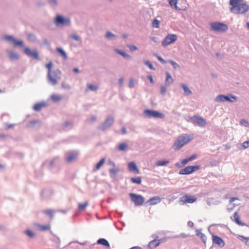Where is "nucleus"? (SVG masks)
Instances as JSON below:
<instances>
[{
  "instance_id": "nucleus-24",
  "label": "nucleus",
  "mask_w": 249,
  "mask_h": 249,
  "mask_svg": "<svg viewBox=\"0 0 249 249\" xmlns=\"http://www.w3.org/2000/svg\"><path fill=\"white\" fill-rule=\"evenodd\" d=\"M115 52H116V53H118V54L121 55L124 58L131 59L132 58L131 56L129 54L125 52H124L123 50L116 49L115 50Z\"/></svg>"
},
{
  "instance_id": "nucleus-4",
  "label": "nucleus",
  "mask_w": 249,
  "mask_h": 249,
  "mask_svg": "<svg viewBox=\"0 0 249 249\" xmlns=\"http://www.w3.org/2000/svg\"><path fill=\"white\" fill-rule=\"evenodd\" d=\"M210 26L211 30L214 32L225 33L228 30V25L221 22H213L210 24Z\"/></svg>"
},
{
  "instance_id": "nucleus-32",
  "label": "nucleus",
  "mask_w": 249,
  "mask_h": 249,
  "mask_svg": "<svg viewBox=\"0 0 249 249\" xmlns=\"http://www.w3.org/2000/svg\"><path fill=\"white\" fill-rule=\"evenodd\" d=\"M180 87H181V88L183 89V90L184 91V95L187 96V95H190L191 94H192L191 90L189 89V88L188 87V86L186 85H185L184 84H182L180 85Z\"/></svg>"
},
{
  "instance_id": "nucleus-28",
  "label": "nucleus",
  "mask_w": 249,
  "mask_h": 249,
  "mask_svg": "<svg viewBox=\"0 0 249 249\" xmlns=\"http://www.w3.org/2000/svg\"><path fill=\"white\" fill-rule=\"evenodd\" d=\"M233 217L234 219V221L236 224H237L238 225L240 226H245V224L242 222L239 218V217L238 214L237 212H235L233 214Z\"/></svg>"
},
{
  "instance_id": "nucleus-46",
  "label": "nucleus",
  "mask_w": 249,
  "mask_h": 249,
  "mask_svg": "<svg viewBox=\"0 0 249 249\" xmlns=\"http://www.w3.org/2000/svg\"><path fill=\"white\" fill-rule=\"evenodd\" d=\"M76 158V155L73 153L70 154L67 157L66 160L68 162H70L72 161Z\"/></svg>"
},
{
  "instance_id": "nucleus-41",
  "label": "nucleus",
  "mask_w": 249,
  "mask_h": 249,
  "mask_svg": "<svg viewBox=\"0 0 249 249\" xmlns=\"http://www.w3.org/2000/svg\"><path fill=\"white\" fill-rule=\"evenodd\" d=\"M51 74H52L53 76L55 77H56L57 78L60 79L61 71L59 70L56 69L53 71H51Z\"/></svg>"
},
{
  "instance_id": "nucleus-35",
  "label": "nucleus",
  "mask_w": 249,
  "mask_h": 249,
  "mask_svg": "<svg viewBox=\"0 0 249 249\" xmlns=\"http://www.w3.org/2000/svg\"><path fill=\"white\" fill-rule=\"evenodd\" d=\"M169 163V161L167 160H159L156 162V165L157 166H163L166 165Z\"/></svg>"
},
{
  "instance_id": "nucleus-29",
  "label": "nucleus",
  "mask_w": 249,
  "mask_h": 249,
  "mask_svg": "<svg viewBox=\"0 0 249 249\" xmlns=\"http://www.w3.org/2000/svg\"><path fill=\"white\" fill-rule=\"evenodd\" d=\"M196 235L200 238V239H201L203 243H205L207 239V238L205 234L200 232L198 230H196Z\"/></svg>"
},
{
  "instance_id": "nucleus-7",
  "label": "nucleus",
  "mask_w": 249,
  "mask_h": 249,
  "mask_svg": "<svg viewBox=\"0 0 249 249\" xmlns=\"http://www.w3.org/2000/svg\"><path fill=\"white\" fill-rule=\"evenodd\" d=\"M131 200L135 206H140L142 205L144 201V197L141 195L131 193L129 194Z\"/></svg>"
},
{
  "instance_id": "nucleus-5",
  "label": "nucleus",
  "mask_w": 249,
  "mask_h": 249,
  "mask_svg": "<svg viewBox=\"0 0 249 249\" xmlns=\"http://www.w3.org/2000/svg\"><path fill=\"white\" fill-rule=\"evenodd\" d=\"M143 114L146 118L163 119L165 115L157 110L145 109L143 111Z\"/></svg>"
},
{
  "instance_id": "nucleus-60",
  "label": "nucleus",
  "mask_w": 249,
  "mask_h": 249,
  "mask_svg": "<svg viewBox=\"0 0 249 249\" xmlns=\"http://www.w3.org/2000/svg\"><path fill=\"white\" fill-rule=\"evenodd\" d=\"M157 59L162 64H165L166 63V61L162 58L161 56H157Z\"/></svg>"
},
{
  "instance_id": "nucleus-27",
  "label": "nucleus",
  "mask_w": 249,
  "mask_h": 249,
  "mask_svg": "<svg viewBox=\"0 0 249 249\" xmlns=\"http://www.w3.org/2000/svg\"><path fill=\"white\" fill-rule=\"evenodd\" d=\"M189 161L187 158L182 160L180 161H178L175 164V166L178 168H182Z\"/></svg>"
},
{
  "instance_id": "nucleus-25",
  "label": "nucleus",
  "mask_w": 249,
  "mask_h": 249,
  "mask_svg": "<svg viewBox=\"0 0 249 249\" xmlns=\"http://www.w3.org/2000/svg\"><path fill=\"white\" fill-rule=\"evenodd\" d=\"M34 228L36 231H42L47 230V226L35 224L34 225Z\"/></svg>"
},
{
  "instance_id": "nucleus-51",
  "label": "nucleus",
  "mask_w": 249,
  "mask_h": 249,
  "mask_svg": "<svg viewBox=\"0 0 249 249\" xmlns=\"http://www.w3.org/2000/svg\"><path fill=\"white\" fill-rule=\"evenodd\" d=\"M25 234L30 238H33L35 236V234L33 232L30 230H26L25 231Z\"/></svg>"
},
{
  "instance_id": "nucleus-43",
  "label": "nucleus",
  "mask_w": 249,
  "mask_h": 249,
  "mask_svg": "<svg viewBox=\"0 0 249 249\" xmlns=\"http://www.w3.org/2000/svg\"><path fill=\"white\" fill-rule=\"evenodd\" d=\"M191 174L201 168L200 165H190Z\"/></svg>"
},
{
  "instance_id": "nucleus-22",
  "label": "nucleus",
  "mask_w": 249,
  "mask_h": 249,
  "mask_svg": "<svg viewBox=\"0 0 249 249\" xmlns=\"http://www.w3.org/2000/svg\"><path fill=\"white\" fill-rule=\"evenodd\" d=\"M97 244H98L99 245H102L107 248H110V245H109V242L105 238H99L97 241Z\"/></svg>"
},
{
  "instance_id": "nucleus-39",
  "label": "nucleus",
  "mask_w": 249,
  "mask_h": 249,
  "mask_svg": "<svg viewBox=\"0 0 249 249\" xmlns=\"http://www.w3.org/2000/svg\"><path fill=\"white\" fill-rule=\"evenodd\" d=\"M9 56L10 59L12 60L18 59L19 58L18 53L16 52H9Z\"/></svg>"
},
{
  "instance_id": "nucleus-57",
  "label": "nucleus",
  "mask_w": 249,
  "mask_h": 249,
  "mask_svg": "<svg viewBox=\"0 0 249 249\" xmlns=\"http://www.w3.org/2000/svg\"><path fill=\"white\" fill-rule=\"evenodd\" d=\"M71 37L75 41H78L80 40V37L78 36L75 34L71 35Z\"/></svg>"
},
{
  "instance_id": "nucleus-62",
  "label": "nucleus",
  "mask_w": 249,
  "mask_h": 249,
  "mask_svg": "<svg viewBox=\"0 0 249 249\" xmlns=\"http://www.w3.org/2000/svg\"><path fill=\"white\" fill-rule=\"evenodd\" d=\"M54 191L52 188H48V196L54 194Z\"/></svg>"
},
{
  "instance_id": "nucleus-59",
  "label": "nucleus",
  "mask_w": 249,
  "mask_h": 249,
  "mask_svg": "<svg viewBox=\"0 0 249 249\" xmlns=\"http://www.w3.org/2000/svg\"><path fill=\"white\" fill-rule=\"evenodd\" d=\"M53 67V63L51 61L48 62V72H51V69Z\"/></svg>"
},
{
  "instance_id": "nucleus-61",
  "label": "nucleus",
  "mask_w": 249,
  "mask_h": 249,
  "mask_svg": "<svg viewBox=\"0 0 249 249\" xmlns=\"http://www.w3.org/2000/svg\"><path fill=\"white\" fill-rule=\"evenodd\" d=\"M240 124H243L246 126H248L249 124L248 122L245 119H241L240 120Z\"/></svg>"
},
{
  "instance_id": "nucleus-17",
  "label": "nucleus",
  "mask_w": 249,
  "mask_h": 249,
  "mask_svg": "<svg viewBox=\"0 0 249 249\" xmlns=\"http://www.w3.org/2000/svg\"><path fill=\"white\" fill-rule=\"evenodd\" d=\"M241 0H230V4L231 6L230 8L231 12L234 11L236 7L240 4Z\"/></svg>"
},
{
  "instance_id": "nucleus-63",
  "label": "nucleus",
  "mask_w": 249,
  "mask_h": 249,
  "mask_svg": "<svg viewBox=\"0 0 249 249\" xmlns=\"http://www.w3.org/2000/svg\"><path fill=\"white\" fill-rule=\"evenodd\" d=\"M134 80H133V79H132L129 82L128 86L130 88H132L134 87Z\"/></svg>"
},
{
  "instance_id": "nucleus-30",
  "label": "nucleus",
  "mask_w": 249,
  "mask_h": 249,
  "mask_svg": "<svg viewBox=\"0 0 249 249\" xmlns=\"http://www.w3.org/2000/svg\"><path fill=\"white\" fill-rule=\"evenodd\" d=\"M105 159L102 158L95 165L93 171H97L99 170L105 163Z\"/></svg>"
},
{
  "instance_id": "nucleus-31",
  "label": "nucleus",
  "mask_w": 249,
  "mask_h": 249,
  "mask_svg": "<svg viewBox=\"0 0 249 249\" xmlns=\"http://www.w3.org/2000/svg\"><path fill=\"white\" fill-rule=\"evenodd\" d=\"M63 129L65 131H67L71 129L72 127V123L71 122L67 121H65L62 124Z\"/></svg>"
},
{
  "instance_id": "nucleus-40",
  "label": "nucleus",
  "mask_w": 249,
  "mask_h": 249,
  "mask_svg": "<svg viewBox=\"0 0 249 249\" xmlns=\"http://www.w3.org/2000/svg\"><path fill=\"white\" fill-rule=\"evenodd\" d=\"M119 170L118 168H111L109 170V172L110 175V177H112V175L113 176H115L116 175L118 174Z\"/></svg>"
},
{
  "instance_id": "nucleus-6",
  "label": "nucleus",
  "mask_w": 249,
  "mask_h": 249,
  "mask_svg": "<svg viewBox=\"0 0 249 249\" xmlns=\"http://www.w3.org/2000/svg\"><path fill=\"white\" fill-rule=\"evenodd\" d=\"M187 121L194 124H196L200 127H204L207 124L206 120L200 116L194 115V116L189 117V120Z\"/></svg>"
},
{
  "instance_id": "nucleus-42",
  "label": "nucleus",
  "mask_w": 249,
  "mask_h": 249,
  "mask_svg": "<svg viewBox=\"0 0 249 249\" xmlns=\"http://www.w3.org/2000/svg\"><path fill=\"white\" fill-rule=\"evenodd\" d=\"M88 205V201L85 202L84 203H79L78 204V209L80 211H84L85 210L86 208Z\"/></svg>"
},
{
  "instance_id": "nucleus-20",
  "label": "nucleus",
  "mask_w": 249,
  "mask_h": 249,
  "mask_svg": "<svg viewBox=\"0 0 249 249\" xmlns=\"http://www.w3.org/2000/svg\"><path fill=\"white\" fill-rule=\"evenodd\" d=\"M160 243V242L159 240L154 239L149 243L148 247L150 249H154L156 247L159 246Z\"/></svg>"
},
{
  "instance_id": "nucleus-64",
  "label": "nucleus",
  "mask_w": 249,
  "mask_h": 249,
  "mask_svg": "<svg viewBox=\"0 0 249 249\" xmlns=\"http://www.w3.org/2000/svg\"><path fill=\"white\" fill-rule=\"evenodd\" d=\"M35 36L33 34H29L28 35V39L30 41H34L35 39Z\"/></svg>"
},
{
  "instance_id": "nucleus-18",
  "label": "nucleus",
  "mask_w": 249,
  "mask_h": 249,
  "mask_svg": "<svg viewBox=\"0 0 249 249\" xmlns=\"http://www.w3.org/2000/svg\"><path fill=\"white\" fill-rule=\"evenodd\" d=\"M160 198L159 196H154L150 198L146 203H148L150 205H154L160 202Z\"/></svg>"
},
{
  "instance_id": "nucleus-52",
  "label": "nucleus",
  "mask_w": 249,
  "mask_h": 249,
  "mask_svg": "<svg viewBox=\"0 0 249 249\" xmlns=\"http://www.w3.org/2000/svg\"><path fill=\"white\" fill-rule=\"evenodd\" d=\"M166 86H161L160 87V94L162 95H164L166 92Z\"/></svg>"
},
{
  "instance_id": "nucleus-50",
  "label": "nucleus",
  "mask_w": 249,
  "mask_h": 249,
  "mask_svg": "<svg viewBox=\"0 0 249 249\" xmlns=\"http://www.w3.org/2000/svg\"><path fill=\"white\" fill-rule=\"evenodd\" d=\"M88 88L89 89L92 91H96L98 88L97 86L92 84H89L88 85Z\"/></svg>"
},
{
  "instance_id": "nucleus-47",
  "label": "nucleus",
  "mask_w": 249,
  "mask_h": 249,
  "mask_svg": "<svg viewBox=\"0 0 249 249\" xmlns=\"http://www.w3.org/2000/svg\"><path fill=\"white\" fill-rule=\"evenodd\" d=\"M144 64L147 66L150 70H155V68L153 66L152 63L149 60H146L144 62Z\"/></svg>"
},
{
  "instance_id": "nucleus-12",
  "label": "nucleus",
  "mask_w": 249,
  "mask_h": 249,
  "mask_svg": "<svg viewBox=\"0 0 249 249\" xmlns=\"http://www.w3.org/2000/svg\"><path fill=\"white\" fill-rule=\"evenodd\" d=\"M212 241L213 244L217 245L220 248H223L225 245L223 239L217 235H212Z\"/></svg>"
},
{
  "instance_id": "nucleus-48",
  "label": "nucleus",
  "mask_w": 249,
  "mask_h": 249,
  "mask_svg": "<svg viewBox=\"0 0 249 249\" xmlns=\"http://www.w3.org/2000/svg\"><path fill=\"white\" fill-rule=\"evenodd\" d=\"M168 62L173 66L174 69L179 68V65L172 60H168Z\"/></svg>"
},
{
  "instance_id": "nucleus-34",
  "label": "nucleus",
  "mask_w": 249,
  "mask_h": 249,
  "mask_svg": "<svg viewBox=\"0 0 249 249\" xmlns=\"http://www.w3.org/2000/svg\"><path fill=\"white\" fill-rule=\"evenodd\" d=\"M128 147V144L125 142L120 143L117 146V149L120 151H125Z\"/></svg>"
},
{
  "instance_id": "nucleus-36",
  "label": "nucleus",
  "mask_w": 249,
  "mask_h": 249,
  "mask_svg": "<svg viewBox=\"0 0 249 249\" xmlns=\"http://www.w3.org/2000/svg\"><path fill=\"white\" fill-rule=\"evenodd\" d=\"M168 3L170 6L173 8L174 9L177 10H180V9L177 6V0H169Z\"/></svg>"
},
{
  "instance_id": "nucleus-26",
  "label": "nucleus",
  "mask_w": 249,
  "mask_h": 249,
  "mask_svg": "<svg viewBox=\"0 0 249 249\" xmlns=\"http://www.w3.org/2000/svg\"><path fill=\"white\" fill-rule=\"evenodd\" d=\"M57 52L59 54V55L63 57V58L66 59H67V54L64 50L61 47H57L56 49Z\"/></svg>"
},
{
  "instance_id": "nucleus-45",
  "label": "nucleus",
  "mask_w": 249,
  "mask_h": 249,
  "mask_svg": "<svg viewBox=\"0 0 249 249\" xmlns=\"http://www.w3.org/2000/svg\"><path fill=\"white\" fill-rule=\"evenodd\" d=\"M116 36L110 31H108L105 35V37L108 40H111L112 37H116Z\"/></svg>"
},
{
  "instance_id": "nucleus-11",
  "label": "nucleus",
  "mask_w": 249,
  "mask_h": 249,
  "mask_svg": "<svg viewBox=\"0 0 249 249\" xmlns=\"http://www.w3.org/2000/svg\"><path fill=\"white\" fill-rule=\"evenodd\" d=\"M197 198L194 196H191L188 195H185L180 197L179 198V201L182 202V204L185 203H193L196 201Z\"/></svg>"
},
{
  "instance_id": "nucleus-15",
  "label": "nucleus",
  "mask_w": 249,
  "mask_h": 249,
  "mask_svg": "<svg viewBox=\"0 0 249 249\" xmlns=\"http://www.w3.org/2000/svg\"><path fill=\"white\" fill-rule=\"evenodd\" d=\"M51 226L49 224H48V231H49L50 233L52 234L53 236V238H51L50 240L52 241L55 243V245L56 247H58L59 243L60 242V240L58 237H57L56 235L54 234L52 231L50 229Z\"/></svg>"
},
{
  "instance_id": "nucleus-56",
  "label": "nucleus",
  "mask_w": 249,
  "mask_h": 249,
  "mask_svg": "<svg viewBox=\"0 0 249 249\" xmlns=\"http://www.w3.org/2000/svg\"><path fill=\"white\" fill-rule=\"evenodd\" d=\"M242 147L244 149H246L249 147V140L245 141L242 144Z\"/></svg>"
},
{
  "instance_id": "nucleus-21",
  "label": "nucleus",
  "mask_w": 249,
  "mask_h": 249,
  "mask_svg": "<svg viewBox=\"0 0 249 249\" xmlns=\"http://www.w3.org/2000/svg\"><path fill=\"white\" fill-rule=\"evenodd\" d=\"M58 79H59L56 77L53 76L51 72H48V80L53 86H54L57 83Z\"/></svg>"
},
{
  "instance_id": "nucleus-9",
  "label": "nucleus",
  "mask_w": 249,
  "mask_h": 249,
  "mask_svg": "<svg viewBox=\"0 0 249 249\" xmlns=\"http://www.w3.org/2000/svg\"><path fill=\"white\" fill-rule=\"evenodd\" d=\"M178 37L176 34H168L161 42L162 45L165 47L168 45L174 43L177 40Z\"/></svg>"
},
{
  "instance_id": "nucleus-49",
  "label": "nucleus",
  "mask_w": 249,
  "mask_h": 249,
  "mask_svg": "<svg viewBox=\"0 0 249 249\" xmlns=\"http://www.w3.org/2000/svg\"><path fill=\"white\" fill-rule=\"evenodd\" d=\"M54 213L55 211L51 209H48V216L50 217L51 219H53Z\"/></svg>"
},
{
  "instance_id": "nucleus-14",
  "label": "nucleus",
  "mask_w": 249,
  "mask_h": 249,
  "mask_svg": "<svg viewBox=\"0 0 249 249\" xmlns=\"http://www.w3.org/2000/svg\"><path fill=\"white\" fill-rule=\"evenodd\" d=\"M24 53L30 57H33L35 59H38V54L36 50L32 51L30 49L25 48L24 49Z\"/></svg>"
},
{
  "instance_id": "nucleus-54",
  "label": "nucleus",
  "mask_w": 249,
  "mask_h": 249,
  "mask_svg": "<svg viewBox=\"0 0 249 249\" xmlns=\"http://www.w3.org/2000/svg\"><path fill=\"white\" fill-rule=\"evenodd\" d=\"M239 239H243L242 240H245V244L247 246H249V238L245 237L243 235H240L239 236Z\"/></svg>"
},
{
  "instance_id": "nucleus-10",
  "label": "nucleus",
  "mask_w": 249,
  "mask_h": 249,
  "mask_svg": "<svg viewBox=\"0 0 249 249\" xmlns=\"http://www.w3.org/2000/svg\"><path fill=\"white\" fill-rule=\"evenodd\" d=\"M249 10V5L245 3H240L231 13L235 14H242Z\"/></svg>"
},
{
  "instance_id": "nucleus-53",
  "label": "nucleus",
  "mask_w": 249,
  "mask_h": 249,
  "mask_svg": "<svg viewBox=\"0 0 249 249\" xmlns=\"http://www.w3.org/2000/svg\"><path fill=\"white\" fill-rule=\"evenodd\" d=\"M48 2L53 7H55L57 5V0H48Z\"/></svg>"
},
{
  "instance_id": "nucleus-13",
  "label": "nucleus",
  "mask_w": 249,
  "mask_h": 249,
  "mask_svg": "<svg viewBox=\"0 0 249 249\" xmlns=\"http://www.w3.org/2000/svg\"><path fill=\"white\" fill-rule=\"evenodd\" d=\"M128 168L130 172H132L135 174H139L140 173L139 170L134 161H130L128 163Z\"/></svg>"
},
{
  "instance_id": "nucleus-8",
  "label": "nucleus",
  "mask_w": 249,
  "mask_h": 249,
  "mask_svg": "<svg viewBox=\"0 0 249 249\" xmlns=\"http://www.w3.org/2000/svg\"><path fill=\"white\" fill-rule=\"evenodd\" d=\"M114 122V120L113 117L109 116L101 125L98 126V129L102 131H105L112 126Z\"/></svg>"
},
{
  "instance_id": "nucleus-38",
  "label": "nucleus",
  "mask_w": 249,
  "mask_h": 249,
  "mask_svg": "<svg viewBox=\"0 0 249 249\" xmlns=\"http://www.w3.org/2000/svg\"><path fill=\"white\" fill-rule=\"evenodd\" d=\"M51 99L54 103H57L62 100V97L56 94H53L51 96Z\"/></svg>"
},
{
  "instance_id": "nucleus-3",
  "label": "nucleus",
  "mask_w": 249,
  "mask_h": 249,
  "mask_svg": "<svg viewBox=\"0 0 249 249\" xmlns=\"http://www.w3.org/2000/svg\"><path fill=\"white\" fill-rule=\"evenodd\" d=\"M238 100V97L231 93L227 95L219 94L217 95L214 101L217 103H222L227 102L229 103H233L234 101Z\"/></svg>"
},
{
  "instance_id": "nucleus-37",
  "label": "nucleus",
  "mask_w": 249,
  "mask_h": 249,
  "mask_svg": "<svg viewBox=\"0 0 249 249\" xmlns=\"http://www.w3.org/2000/svg\"><path fill=\"white\" fill-rule=\"evenodd\" d=\"M131 181L137 184H141L142 183V178L141 177H132L130 178Z\"/></svg>"
},
{
  "instance_id": "nucleus-1",
  "label": "nucleus",
  "mask_w": 249,
  "mask_h": 249,
  "mask_svg": "<svg viewBox=\"0 0 249 249\" xmlns=\"http://www.w3.org/2000/svg\"><path fill=\"white\" fill-rule=\"evenodd\" d=\"M192 140V137L187 134L178 137L174 142L173 148L175 150H179L185 144L190 142Z\"/></svg>"
},
{
  "instance_id": "nucleus-23",
  "label": "nucleus",
  "mask_w": 249,
  "mask_h": 249,
  "mask_svg": "<svg viewBox=\"0 0 249 249\" xmlns=\"http://www.w3.org/2000/svg\"><path fill=\"white\" fill-rule=\"evenodd\" d=\"M179 174L182 175H188L191 174L190 166H187L185 168L181 169L179 171Z\"/></svg>"
},
{
  "instance_id": "nucleus-55",
  "label": "nucleus",
  "mask_w": 249,
  "mask_h": 249,
  "mask_svg": "<svg viewBox=\"0 0 249 249\" xmlns=\"http://www.w3.org/2000/svg\"><path fill=\"white\" fill-rule=\"evenodd\" d=\"M197 155L196 154H194L192 155L191 156L188 157L187 158V159H188V160L189 161H192V160L196 159L197 158Z\"/></svg>"
},
{
  "instance_id": "nucleus-44",
  "label": "nucleus",
  "mask_w": 249,
  "mask_h": 249,
  "mask_svg": "<svg viewBox=\"0 0 249 249\" xmlns=\"http://www.w3.org/2000/svg\"><path fill=\"white\" fill-rule=\"evenodd\" d=\"M160 23V20H158L157 18H154L152 21V26L153 28H158L159 27Z\"/></svg>"
},
{
  "instance_id": "nucleus-33",
  "label": "nucleus",
  "mask_w": 249,
  "mask_h": 249,
  "mask_svg": "<svg viewBox=\"0 0 249 249\" xmlns=\"http://www.w3.org/2000/svg\"><path fill=\"white\" fill-rule=\"evenodd\" d=\"M46 106L44 103H40L35 104L34 106V110L36 111H38L41 109L42 107H45Z\"/></svg>"
},
{
  "instance_id": "nucleus-19",
  "label": "nucleus",
  "mask_w": 249,
  "mask_h": 249,
  "mask_svg": "<svg viewBox=\"0 0 249 249\" xmlns=\"http://www.w3.org/2000/svg\"><path fill=\"white\" fill-rule=\"evenodd\" d=\"M165 75V85L166 86H169L173 82L174 80L169 72H166Z\"/></svg>"
},
{
  "instance_id": "nucleus-2",
  "label": "nucleus",
  "mask_w": 249,
  "mask_h": 249,
  "mask_svg": "<svg viewBox=\"0 0 249 249\" xmlns=\"http://www.w3.org/2000/svg\"><path fill=\"white\" fill-rule=\"evenodd\" d=\"M54 22L57 27L69 26L71 25V19L69 17H65L62 15H57L54 18Z\"/></svg>"
},
{
  "instance_id": "nucleus-16",
  "label": "nucleus",
  "mask_w": 249,
  "mask_h": 249,
  "mask_svg": "<svg viewBox=\"0 0 249 249\" xmlns=\"http://www.w3.org/2000/svg\"><path fill=\"white\" fill-rule=\"evenodd\" d=\"M4 38L6 40L13 42L14 45L16 46H22L23 45L22 41L17 40L13 36H4Z\"/></svg>"
},
{
  "instance_id": "nucleus-58",
  "label": "nucleus",
  "mask_w": 249,
  "mask_h": 249,
  "mask_svg": "<svg viewBox=\"0 0 249 249\" xmlns=\"http://www.w3.org/2000/svg\"><path fill=\"white\" fill-rule=\"evenodd\" d=\"M128 47L131 51H134L138 50V47L134 45H129L128 46Z\"/></svg>"
}]
</instances>
